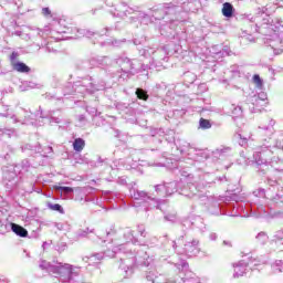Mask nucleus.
<instances>
[{
    "label": "nucleus",
    "instance_id": "nucleus-61",
    "mask_svg": "<svg viewBox=\"0 0 283 283\" xmlns=\"http://www.w3.org/2000/svg\"><path fill=\"white\" fill-rule=\"evenodd\" d=\"M127 112H132L134 114V109L126 107Z\"/></svg>",
    "mask_w": 283,
    "mask_h": 283
},
{
    "label": "nucleus",
    "instance_id": "nucleus-47",
    "mask_svg": "<svg viewBox=\"0 0 283 283\" xmlns=\"http://www.w3.org/2000/svg\"><path fill=\"white\" fill-rule=\"evenodd\" d=\"M232 114H234V116H242V107L237 106L233 108Z\"/></svg>",
    "mask_w": 283,
    "mask_h": 283
},
{
    "label": "nucleus",
    "instance_id": "nucleus-14",
    "mask_svg": "<svg viewBox=\"0 0 283 283\" xmlns=\"http://www.w3.org/2000/svg\"><path fill=\"white\" fill-rule=\"evenodd\" d=\"M270 244L274 251H283V230L274 232Z\"/></svg>",
    "mask_w": 283,
    "mask_h": 283
},
{
    "label": "nucleus",
    "instance_id": "nucleus-48",
    "mask_svg": "<svg viewBox=\"0 0 283 283\" xmlns=\"http://www.w3.org/2000/svg\"><path fill=\"white\" fill-rule=\"evenodd\" d=\"M185 78H190V83H193V81H196V76L191 72L185 73Z\"/></svg>",
    "mask_w": 283,
    "mask_h": 283
},
{
    "label": "nucleus",
    "instance_id": "nucleus-21",
    "mask_svg": "<svg viewBox=\"0 0 283 283\" xmlns=\"http://www.w3.org/2000/svg\"><path fill=\"white\" fill-rule=\"evenodd\" d=\"M221 12L226 19H233V14H235V8H233V4L231 2H224L222 4Z\"/></svg>",
    "mask_w": 283,
    "mask_h": 283
},
{
    "label": "nucleus",
    "instance_id": "nucleus-24",
    "mask_svg": "<svg viewBox=\"0 0 283 283\" xmlns=\"http://www.w3.org/2000/svg\"><path fill=\"white\" fill-rule=\"evenodd\" d=\"M212 154L214 158H224V156H229V154H231V147L221 146L217 148Z\"/></svg>",
    "mask_w": 283,
    "mask_h": 283
},
{
    "label": "nucleus",
    "instance_id": "nucleus-41",
    "mask_svg": "<svg viewBox=\"0 0 283 283\" xmlns=\"http://www.w3.org/2000/svg\"><path fill=\"white\" fill-rule=\"evenodd\" d=\"M241 39H243V41H248L249 43H255V38H253L251 33H247V31L242 33Z\"/></svg>",
    "mask_w": 283,
    "mask_h": 283
},
{
    "label": "nucleus",
    "instance_id": "nucleus-6",
    "mask_svg": "<svg viewBox=\"0 0 283 283\" xmlns=\"http://www.w3.org/2000/svg\"><path fill=\"white\" fill-rule=\"evenodd\" d=\"M178 191L180 196H185L186 198H200L198 187L195 184H188L185 186L182 180L166 184V196H174V193Z\"/></svg>",
    "mask_w": 283,
    "mask_h": 283
},
{
    "label": "nucleus",
    "instance_id": "nucleus-55",
    "mask_svg": "<svg viewBox=\"0 0 283 283\" xmlns=\"http://www.w3.org/2000/svg\"><path fill=\"white\" fill-rule=\"evenodd\" d=\"M154 17H155V19H159V20L165 19V17H158V11L155 12Z\"/></svg>",
    "mask_w": 283,
    "mask_h": 283
},
{
    "label": "nucleus",
    "instance_id": "nucleus-63",
    "mask_svg": "<svg viewBox=\"0 0 283 283\" xmlns=\"http://www.w3.org/2000/svg\"><path fill=\"white\" fill-rule=\"evenodd\" d=\"M74 92V90H71L69 92H66V94H72Z\"/></svg>",
    "mask_w": 283,
    "mask_h": 283
},
{
    "label": "nucleus",
    "instance_id": "nucleus-62",
    "mask_svg": "<svg viewBox=\"0 0 283 283\" xmlns=\"http://www.w3.org/2000/svg\"><path fill=\"white\" fill-rule=\"evenodd\" d=\"M197 0H188V3H193L196 2Z\"/></svg>",
    "mask_w": 283,
    "mask_h": 283
},
{
    "label": "nucleus",
    "instance_id": "nucleus-18",
    "mask_svg": "<svg viewBox=\"0 0 283 283\" xmlns=\"http://www.w3.org/2000/svg\"><path fill=\"white\" fill-rule=\"evenodd\" d=\"M247 266H249V263L245 261H239L238 263L233 264L234 268V274L233 277H242L244 273H247Z\"/></svg>",
    "mask_w": 283,
    "mask_h": 283
},
{
    "label": "nucleus",
    "instance_id": "nucleus-39",
    "mask_svg": "<svg viewBox=\"0 0 283 283\" xmlns=\"http://www.w3.org/2000/svg\"><path fill=\"white\" fill-rule=\"evenodd\" d=\"M91 233H94V229H91V230H90V228H86L85 230H81V231L78 232V235H80V238H85V237H87V238L94 239V237L90 235Z\"/></svg>",
    "mask_w": 283,
    "mask_h": 283
},
{
    "label": "nucleus",
    "instance_id": "nucleus-19",
    "mask_svg": "<svg viewBox=\"0 0 283 283\" xmlns=\"http://www.w3.org/2000/svg\"><path fill=\"white\" fill-rule=\"evenodd\" d=\"M78 34H81V36H86V39H94L93 43L96 44V39H99V36H103V32L98 33V32H94L90 29H81L77 30Z\"/></svg>",
    "mask_w": 283,
    "mask_h": 283
},
{
    "label": "nucleus",
    "instance_id": "nucleus-13",
    "mask_svg": "<svg viewBox=\"0 0 283 283\" xmlns=\"http://www.w3.org/2000/svg\"><path fill=\"white\" fill-rule=\"evenodd\" d=\"M184 253L187 258H196L200 253V241L192 239L184 244Z\"/></svg>",
    "mask_w": 283,
    "mask_h": 283
},
{
    "label": "nucleus",
    "instance_id": "nucleus-25",
    "mask_svg": "<svg viewBox=\"0 0 283 283\" xmlns=\"http://www.w3.org/2000/svg\"><path fill=\"white\" fill-rule=\"evenodd\" d=\"M192 227H195V229H199V231L201 233H205V231H207V226L205 224V219L197 217L192 222H191Z\"/></svg>",
    "mask_w": 283,
    "mask_h": 283
},
{
    "label": "nucleus",
    "instance_id": "nucleus-11",
    "mask_svg": "<svg viewBox=\"0 0 283 283\" xmlns=\"http://www.w3.org/2000/svg\"><path fill=\"white\" fill-rule=\"evenodd\" d=\"M282 31H274V33H270V35L265 36V45L273 50L274 54L283 53V40H282Z\"/></svg>",
    "mask_w": 283,
    "mask_h": 283
},
{
    "label": "nucleus",
    "instance_id": "nucleus-17",
    "mask_svg": "<svg viewBox=\"0 0 283 283\" xmlns=\"http://www.w3.org/2000/svg\"><path fill=\"white\" fill-rule=\"evenodd\" d=\"M15 170L18 171L20 178L21 176H25V174H30L34 167H32V164H30V160L23 159L20 164H17L13 166Z\"/></svg>",
    "mask_w": 283,
    "mask_h": 283
},
{
    "label": "nucleus",
    "instance_id": "nucleus-23",
    "mask_svg": "<svg viewBox=\"0 0 283 283\" xmlns=\"http://www.w3.org/2000/svg\"><path fill=\"white\" fill-rule=\"evenodd\" d=\"M11 231L19 235V238H28V230L17 223H11Z\"/></svg>",
    "mask_w": 283,
    "mask_h": 283
},
{
    "label": "nucleus",
    "instance_id": "nucleus-8",
    "mask_svg": "<svg viewBox=\"0 0 283 283\" xmlns=\"http://www.w3.org/2000/svg\"><path fill=\"white\" fill-rule=\"evenodd\" d=\"M176 266L179 271V275L174 277H168V283H185L187 280H193V272L189 270V263L185 260L180 261L179 263H176Z\"/></svg>",
    "mask_w": 283,
    "mask_h": 283
},
{
    "label": "nucleus",
    "instance_id": "nucleus-64",
    "mask_svg": "<svg viewBox=\"0 0 283 283\" xmlns=\"http://www.w3.org/2000/svg\"><path fill=\"white\" fill-rule=\"evenodd\" d=\"M229 216L235 217V216H238V212L231 213V214H229Z\"/></svg>",
    "mask_w": 283,
    "mask_h": 283
},
{
    "label": "nucleus",
    "instance_id": "nucleus-36",
    "mask_svg": "<svg viewBox=\"0 0 283 283\" xmlns=\"http://www.w3.org/2000/svg\"><path fill=\"white\" fill-rule=\"evenodd\" d=\"M258 101H266V93H260L259 95L252 96L251 102L253 105H258Z\"/></svg>",
    "mask_w": 283,
    "mask_h": 283
},
{
    "label": "nucleus",
    "instance_id": "nucleus-31",
    "mask_svg": "<svg viewBox=\"0 0 283 283\" xmlns=\"http://www.w3.org/2000/svg\"><path fill=\"white\" fill-rule=\"evenodd\" d=\"M256 240L260 244H266V242H269V234H266V232H259Z\"/></svg>",
    "mask_w": 283,
    "mask_h": 283
},
{
    "label": "nucleus",
    "instance_id": "nucleus-56",
    "mask_svg": "<svg viewBox=\"0 0 283 283\" xmlns=\"http://www.w3.org/2000/svg\"><path fill=\"white\" fill-rule=\"evenodd\" d=\"M171 244H172V249H175V250L178 249L176 241H171Z\"/></svg>",
    "mask_w": 283,
    "mask_h": 283
},
{
    "label": "nucleus",
    "instance_id": "nucleus-32",
    "mask_svg": "<svg viewBox=\"0 0 283 283\" xmlns=\"http://www.w3.org/2000/svg\"><path fill=\"white\" fill-rule=\"evenodd\" d=\"M158 275L156 274V270H150L146 272V280L151 283H156Z\"/></svg>",
    "mask_w": 283,
    "mask_h": 283
},
{
    "label": "nucleus",
    "instance_id": "nucleus-7",
    "mask_svg": "<svg viewBox=\"0 0 283 283\" xmlns=\"http://www.w3.org/2000/svg\"><path fill=\"white\" fill-rule=\"evenodd\" d=\"M13 123H20L21 125H36V119L39 118H48L45 114H43V109L39 107V111L34 113H30L27 109L20 108L15 115L11 116Z\"/></svg>",
    "mask_w": 283,
    "mask_h": 283
},
{
    "label": "nucleus",
    "instance_id": "nucleus-20",
    "mask_svg": "<svg viewBox=\"0 0 283 283\" xmlns=\"http://www.w3.org/2000/svg\"><path fill=\"white\" fill-rule=\"evenodd\" d=\"M129 193L130 197L134 198V200H144V202L146 200H150L151 198L149 196H147V192L143 191V190H138V188H130L129 189Z\"/></svg>",
    "mask_w": 283,
    "mask_h": 283
},
{
    "label": "nucleus",
    "instance_id": "nucleus-57",
    "mask_svg": "<svg viewBox=\"0 0 283 283\" xmlns=\"http://www.w3.org/2000/svg\"><path fill=\"white\" fill-rule=\"evenodd\" d=\"M91 258H92V255H91V256H86V258H85V260H87L86 262H98V261H96V260H94V261L90 260Z\"/></svg>",
    "mask_w": 283,
    "mask_h": 283
},
{
    "label": "nucleus",
    "instance_id": "nucleus-22",
    "mask_svg": "<svg viewBox=\"0 0 283 283\" xmlns=\"http://www.w3.org/2000/svg\"><path fill=\"white\" fill-rule=\"evenodd\" d=\"M11 67L14 72H19L20 74H29V72L31 71L30 66H28L25 63L19 62V61L13 63V65H11Z\"/></svg>",
    "mask_w": 283,
    "mask_h": 283
},
{
    "label": "nucleus",
    "instance_id": "nucleus-37",
    "mask_svg": "<svg viewBox=\"0 0 283 283\" xmlns=\"http://www.w3.org/2000/svg\"><path fill=\"white\" fill-rule=\"evenodd\" d=\"M272 270L274 273H282L283 271V262L282 261H276L275 263L272 264Z\"/></svg>",
    "mask_w": 283,
    "mask_h": 283
},
{
    "label": "nucleus",
    "instance_id": "nucleus-45",
    "mask_svg": "<svg viewBox=\"0 0 283 283\" xmlns=\"http://www.w3.org/2000/svg\"><path fill=\"white\" fill-rule=\"evenodd\" d=\"M165 220L174 223V222L178 221V217H176V214H167V216H165Z\"/></svg>",
    "mask_w": 283,
    "mask_h": 283
},
{
    "label": "nucleus",
    "instance_id": "nucleus-38",
    "mask_svg": "<svg viewBox=\"0 0 283 283\" xmlns=\"http://www.w3.org/2000/svg\"><path fill=\"white\" fill-rule=\"evenodd\" d=\"M38 46L40 48H45V52H48V54H52V52H56V50L54 48H52L50 44L45 43V42H42V43H39Z\"/></svg>",
    "mask_w": 283,
    "mask_h": 283
},
{
    "label": "nucleus",
    "instance_id": "nucleus-10",
    "mask_svg": "<svg viewBox=\"0 0 283 283\" xmlns=\"http://www.w3.org/2000/svg\"><path fill=\"white\" fill-rule=\"evenodd\" d=\"M19 176L21 175H19V171L14 166H8L3 170V185L9 191H12V189L19 185V178H21Z\"/></svg>",
    "mask_w": 283,
    "mask_h": 283
},
{
    "label": "nucleus",
    "instance_id": "nucleus-33",
    "mask_svg": "<svg viewBox=\"0 0 283 283\" xmlns=\"http://www.w3.org/2000/svg\"><path fill=\"white\" fill-rule=\"evenodd\" d=\"M235 138L239 140V145L241 147H247V143H249V138L248 136H244L242 134H237Z\"/></svg>",
    "mask_w": 283,
    "mask_h": 283
},
{
    "label": "nucleus",
    "instance_id": "nucleus-28",
    "mask_svg": "<svg viewBox=\"0 0 283 283\" xmlns=\"http://www.w3.org/2000/svg\"><path fill=\"white\" fill-rule=\"evenodd\" d=\"M135 94L137 98H139V101H149V94H147V91L145 88H136Z\"/></svg>",
    "mask_w": 283,
    "mask_h": 283
},
{
    "label": "nucleus",
    "instance_id": "nucleus-60",
    "mask_svg": "<svg viewBox=\"0 0 283 283\" xmlns=\"http://www.w3.org/2000/svg\"><path fill=\"white\" fill-rule=\"evenodd\" d=\"M158 129H155L154 132H153V136H156L157 134H158Z\"/></svg>",
    "mask_w": 283,
    "mask_h": 283
},
{
    "label": "nucleus",
    "instance_id": "nucleus-26",
    "mask_svg": "<svg viewBox=\"0 0 283 283\" xmlns=\"http://www.w3.org/2000/svg\"><path fill=\"white\" fill-rule=\"evenodd\" d=\"M73 149L76 153H81L83 149H85V139L81 137L75 138L73 142Z\"/></svg>",
    "mask_w": 283,
    "mask_h": 283
},
{
    "label": "nucleus",
    "instance_id": "nucleus-52",
    "mask_svg": "<svg viewBox=\"0 0 283 283\" xmlns=\"http://www.w3.org/2000/svg\"><path fill=\"white\" fill-rule=\"evenodd\" d=\"M51 120L53 122V123H61V118H59V117H54V116H51Z\"/></svg>",
    "mask_w": 283,
    "mask_h": 283
},
{
    "label": "nucleus",
    "instance_id": "nucleus-46",
    "mask_svg": "<svg viewBox=\"0 0 283 283\" xmlns=\"http://www.w3.org/2000/svg\"><path fill=\"white\" fill-rule=\"evenodd\" d=\"M42 14H43V17L51 18L52 11L50 10V8L44 7V8H42Z\"/></svg>",
    "mask_w": 283,
    "mask_h": 283
},
{
    "label": "nucleus",
    "instance_id": "nucleus-42",
    "mask_svg": "<svg viewBox=\"0 0 283 283\" xmlns=\"http://www.w3.org/2000/svg\"><path fill=\"white\" fill-rule=\"evenodd\" d=\"M253 83L255 84V86L259 88V90H262L264 83L262 81V77H260L258 74H255L253 76Z\"/></svg>",
    "mask_w": 283,
    "mask_h": 283
},
{
    "label": "nucleus",
    "instance_id": "nucleus-9",
    "mask_svg": "<svg viewBox=\"0 0 283 283\" xmlns=\"http://www.w3.org/2000/svg\"><path fill=\"white\" fill-rule=\"evenodd\" d=\"M115 63L122 67V72L125 74H132L134 72H138L140 70V61L138 60H129V57L125 55H120L115 60Z\"/></svg>",
    "mask_w": 283,
    "mask_h": 283
},
{
    "label": "nucleus",
    "instance_id": "nucleus-12",
    "mask_svg": "<svg viewBox=\"0 0 283 283\" xmlns=\"http://www.w3.org/2000/svg\"><path fill=\"white\" fill-rule=\"evenodd\" d=\"M113 245H111L105 252H101V253H94L91 255V258L88 260H91V262L97 261L101 262V260H103V258H116L117 253H123V248H120L119 245H115L114 242H112Z\"/></svg>",
    "mask_w": 283,
    "mask_h": 283
},
{
    "label": "nucleus",
    "instance_id": "nucleus-35",
    "mask_svg": "<svg viewBox=\"0 0 283 283\" xmlns=\"http://www.w3.org/2000/svg\"><path fill=\"white\" fill-rule=\"evenodd\" d=\"M155 191L158 196H163V197L167 196V193H166V184L156 185L155 186Z\"/></svg>",
    "mask_w": 283,
    "mask_h": 283
},
{
    "label": "nucleus",
    "instance_id": "nucleus-15",
    "mask_svg": "<svg viewBox=\"0 0 283 283\" xmlns=\"http://www.w3.org/2000/svg\"><path fill=\"white\" fill-rule=\"evenodd\" d=\"M181 11H182V8L174 3H165L159 6V8H157V12H163L166 15L178 14V12H181Z\"/></svg>",
    "mask_w": 283,
    "mask_h": 283
},
{
    "label": "nucleus",
    "instance_id": "nucleus-4",
    "mask_svg": "<svg viewBox=\"0 0 283 283\" xmlns=\"http://www.w3.org/2000/svg\"><path fill=\"white\" fill-rule=\"evenodd\" d=\"M266 7H263L255 15H249L248 20L250 23V32L263 34V36H269L275 34V32H283V20L281 18L272 19L269 13H266Z\"/></svg>",
    "mask_w": 283,
    "mask_h": 283
},
{
    "label": "nucleus",
    "instance_id": "nucleus-43",
    "mask_svg": "<svg viewBox=\"0 0 283 283\" xmlns=\"http://www.w3.org/2000/svg\"><path fill=\"white\" fill-rule=\"evenodd\" d=\"M137 231L142 235V238H147V230L145 229V226H137Z\"/></svg>",
    "mask_w": 283,
    "mask_h": 283
},
{
    "label": "nucleus",
    "instance_id": "nucleus-34",
    "mask_svg": "<svg viewBox=\"0 0 283 283\" xmlns=\"http://www.w3.org/2000/svg\"><path fill=\"white\" fill-rule=\"evenodd\" d=\"M48 207L51 209V211H57L59 213H65V210H63V206L59 203H48Z\"/></svg>",
    "mask_w": 283,
    "mask_h": 283
},
{
    "label": "nucleus",
    "instance_id": "nucleus-59",
    "mask_svg": "<svg viewBox=\"0 0 283 283\" xmlns=\"http://www.w3.org/2000/svg\"><path fill=\"white\" fill-rule=\"evenodd\" d=\"M46 149H48V154H52V147L51 146H49Z\"/></svg>",
    "mask_w": 283,
    "mask_h": 283
},
{
    "label": "nucleus",
    "instance_id": "nucleus-3",
    "mask_svg": "<svg viewBox=\"0 0 283 283\" xmlns=\"http://www.w3.org/2000/svg\"><path fill=\"white\" fill-rule=\"evenodd\" d=\"M112 242L116 247L122 248L124 255H130L128 258H120L119 269L126 273V275H132L134 273V266H149V255L147 252H142L144 256H136V253L128 249L129 243L138 244V239L134 235V230L126 228L123 232L122 239H112Z\"/></svg>",
    "mask_w": 283,
    "mask_h": 283
},
{
    "label": "nucleus",
    "instance_id": "nucleus-27",
    "mask_svg": "<svg viewBox=\"0 0 283 283\" xmlns=\"http://www.w3.org/2000/svg\"><path fill=\"white\" fill-rule=\"evenodd\" d=\"M209 213L212 216H222V209L218 201H213L212 205L208 208Z\"/></svg>",
    "mask_w": 283,
    "mask_h": 283
},
{
    "label": "nucleus",
    "instance_id": "nucleus-49",
    "mask_svg": "<svg viewBox=\"0 0 283 283\" xmlns=\"http://www.w3.org/2000/svg\"><path fill=\"white\" fill-rule=\"evenodd\" d=\"M139 54H140L142 56H145V57L151 56V52H149V50H147V49L139 50Z\"/></svg>",
    "mask_w": 283,
    "mask_h": 283
},
{
    "label": "nucleus",
    "instance_id": "nucleus-58",
    "mask_svg": "<svg viewBox=\"0 0 283 283\" xmlns=\"http://www.w3.org/2000/svg\"><path fill=\"white\" fill-rule=\"evenodd\" d=\"M97 165H103V159L102 158H98Z\"/></svg>",
    "mask_w": 283,
    "mask_h": 283
},
{
    "label": "nucleus",
    "instance_id": "nucleus-29",
    "mask_svg": "<svg viewBox=\"0 0 283 283\" xmlns=\"http://www.w3.org/2000/svg\"><path fill=\"white\" fill-rule=\"evenodd\" d=\"M34 151L35 154H41V144H38L36 146H32L30 144H27L22 146V151Z\"/></svg>",
    "mask_w": 283,
    "mask_h": 283
},
{
    "label": "nucleus",
    "instance_id": "nucleus-44",
    "mask_svg": "<svg viewBox=\"0 0 283 283\" xmlns=\"http://www.w3.org/2000/svg\"><path fill=\"white\" fill-rule=\"evenodd\" d=\"M17 59H19V53L12 52L11 55H10V63H11V65H14V63L19 62V61H17Z\"/></svg>",
    "mask_w": 283,
    "mask_h": 283
},
{
    "label": "nucleus",
    "instance_id": "nucleus-40",
    "mask_svg": "<svg viewBox=\"0 0 283 283\" xmlns=\"http://www.w3.org/2000/svg\"><path fill=\"white\" fill-rule=\"evenodd\" d=\"M199 126L201 129H211V122H209V119L200 118Z\"/></svg>",
    "mask_w": 283,
    "mask_h": 283
},
{
    "label": "nucleus",
    "instance_id": "nucleus-53",
    "mask_svg": "<svg viewBox=\"0 0 283 283\" xmlns=\"http://www.w3.org/2000/svg\"><path fill=\"white\" fill-rule=\"evenodd\" d=\"M116 231L112 230V231H106V235L107 238H109V235H115Z\"/></svg>",
    "mask_w": 283,
    "mask_h": 283
},
{
    "label": "nucleus",
    "instance_id": "nucleus-5",
    "mask_svg": "<svg viewBox=\"0 0 283 283\" xmlns=\"http://www.w3.org/2000/svg\"><path fill=\"white\" fill-rule=\"evenodd\" d=\"M259 148H256V151L253 154L252 160H250V165L258 171V174H261V176H264L266 171H269V166L273 167L280 158L273 156L275 148V144L272 146L270 143L266 142ZM273 147V148H272Z\"/></svg>",
    "mask_w": 283,
    "mask_h": 283
},
{
    "label": "nucleus",
    "instance_id": "nucleus-16",
    "mask_svg": "<svg viewBox=\"0 0 283 283\" xmlns=\"http://www.w3.org/2000/svg\"><path fill=\"white\" fill-rule=\"evenodd\" d=\"M275 122L274 119H270L268 125L259 126V135L260 136H266L269 140H271V136H273V133L275 132Z\"/></svg>",
    "mask_w": 283,
    "mask_h": 283
},
{
    "label": "nucleus",
    "instance_id": "nucleus-1",
    "mask_svg": "<svg viewBox=\"0 0 283 283\" xmlns=\"http://www.w3.org/2000/svg\"><path fill=\"white\" fill-rule=\"evenodd\" d=\"M271 188L264 190L259 188L253 191V196L256 198H268L271 200L269 206L262 203L250 205V216L253 218H275L283 216V197L280 195V186L277 181H269Z\"/></svg>",
    "mask_w": 283,
    "mask_h": 283
},
{
    "label": "nucleus",
    "instance_id": "nucleus-51",
    "mask_svg": "<svg viewBox=\"0 0 283 283\" xmlns=\"http://www.w3.org/2000/svg\"><path fill=\"white\" fill-rule=\"evenodd\" d=\"M61 190L63 191V193H73L74 191V189L70 187H62Z\"/></svg>",
    "mask_w": 283,
    "mask_h": 283
},
{
    "label": "nucleus",
    "instance_id": "nucleus-2",
    "mask_svg": "<svg viewBox=\"0 0 283 283\" xmlns=\"http://www.w3.org/2000/svg\"><path fill=\"white\" fill-rule=\"evenodd\" d=\"M107 65H112V59L108 56L97 57L92 60H85L77 63V70L82 72H90L93 67H98V74L94 77H90V80H82L75 83V92L94 94L95 92H101L106 85L105 76H107V71L102 67H107Z\"/></svg>",
    "mask_w": 283,
    "mask_h": 283
},
{
    "label": "nucleus",
    "instance_id": "nucleus-30",
    "mask_svg": "<svg viewBox=\"0 0 283 283\" xmlns=\"http://www.w3.org/2000/svg\"><path fill=\"white\" fill-rule=\"evenodd\" d=\"M0 134H2V136H8V138H12V136H17V130H14V128H2L0 129Z\"/></svg>",
    "mask_w": 283,
    "mask_h": 283
},
{
    "label": "nucleus",
    "instance_id": "nucleus-54",
    "mask_svg": "<svg viewBox=\"0 0 283 283\" xmlns=\"http://www.w3.org/2000/svg\"><path fill=\"white\" fill-rule=\"evenodd\" d=\"M35 32L39 36H43V31H41V29H36Z\"/></svg>",
    "mask_w": 283,
    "mask_h": 283
},
{
    "label": "nucleus",
    "instance_id": "nucleus-50",
    "mask_svg": "<svg viewBox=\"0 0 283 283\" xmlns=\"http://www.w3.org/2000/svg\"><path fill=\"white\" fill-rule=\"evenodd\" d=\"M209 240H211V242H216V240H218V233L210 232L209 233Z\"/></svg>",
    "mask_w": 283,
    "mask_h": 283
}]
</instances>
